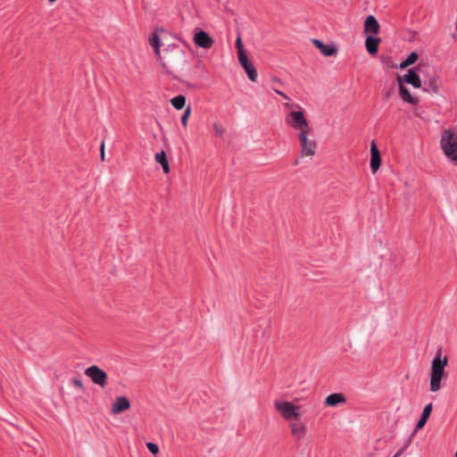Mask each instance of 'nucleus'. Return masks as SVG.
Wrapping results in <instances>:
<instances>
[{
    "label": "nucleus",
    "instance_id": "obj_1",
    "mask_svg": "<svg viewBox=\"0 0 457 457\" xmlns=\"http://www.w3.org/2000/svg\"><path fill=\"white\" fill-rule=\"evenodd\" d=\"M274 407L282 419L289 423L301 420L303 415L302 406L292 402L277 400L274 402Z\"/></svg>",
    "mask_w": 457,
    "mask_h": 457
},
{
    "label": "nucleus",
    "instance_id": "obj_2",
    "mask_svg": "<svg viewBox=\"0 0 457 457\" xmlns=\"http://www.w3.org/2000/svg\"><path fill=\"white\" fill-rule=\"evenodd\" d=\"M447 365V358H442L438 353L432 361L430 372V391L435 393L440 390L441 381L445 376V369Z\"/></svg>",
    "mask_w": 457,
    "mask_h": 457
},
{
    "label": "nucleus",
    "instance_id": "obj_3",
    "mask_svg": "<svg viewBox=\"0 0 457 457\" xmlns=\"http://www.w3.org/2000/svg\"><path fill=\"white\" fill-rule=\"evenodd\" d=\"M440 145L445 156L453 162H457V132L445 129L442 133Z\"/></svg>",
    "mask_w": 457,
    "mask_h": 457
},
{
    "label": "nucleus",
    "instance_id": "obj_4",
    "mask_svg": "<svg viewBox=\"0 0 457 457\" xmlns=\"http://www.w3.org/2000/svg\"><path fill=\"white\" fill-rule=\"evenodd\" d=\"M295 107L297 110H292L286 117L287 124L295 129L297 133L312 132V129L304 117L303 111L299 105Z\"/></svg>",
    "mask_w": 457,
    "mask_h": 457
},
{
    "label": "nucleus",
    "instance_id": "obj_5",
    "mask_svg": "<svg viewBox=\"0 0 457 457\" xmlns=\"http://www.w3.org/2000/svg\"><path fill=\"white\" fill-rule=\"evenodd\" d=\"M85 375L88 377L95 385L101 388H104L107 385V373L97 365H91L87 368L85 370Z\"/></svg>",
    "mask_w": 457,
    "mask_h": 457
},
{
    "label": "nucleus",
    "instance_id": "obj_6",
    "mask_svg": "<svg viewBox=\"0 0 457 457\" xmlns=\"http://www.w3.org/2000/svg\"><path fill=\"white\" fill-rule=\"evenodd\" d=\"M310 133L311 132L297 133L301 145L302 157L308 156L312 158L315 154L317 142L308 137Z\"/></svg>",
    "mask_w": 457,
    "mask_h": 457
},
{
    "label": "nucleus",
    "instance_id": "obj_7",
    "mask_svg": "<svg viewBox=\"0 0 457 457\" xmlns=\"http://www.w3.org/2000/svg\"><path fill=\"white\" fill-rule=\"evenodd\" d=\"M153 48L154 51V54L157 58V62L161 66L162 71L165 73H168L169 70H168L166 59L168 58V59L171 60V58L170 57V54L171 53H173L178 48L177 46L174 44L169 45L163 51L164 52L163 56L162 55V53H161V47H153Z\"/></svg>",
    "mask_w": 457,
    "mask_h": 457
},
{
    "label": "nucleus",
    "instance_id": "obj_8",
    "mask_svg": "<svg viewBox=\"0 0 457 457\" xmlns=\"http://www.w3.org/2000/svg\"><path fill=\"white\" fill-rule=\"evenodd\" d=\"M289 429L291 436L297 441H301L307 434V426L301 420L290 422Z\"/></svg>",
    "mask_w": 457,
    "mask_h": 457
},
{
    "label": "nucleus",
    "instance_id": "obj_9",
    "mask_svg": "<svg viewBox=\"0 0 457 457\" xmlns=\"http://www.w3.org/2000/svg\"><path fill=\"white\" fill-rule=\"evenodd\" d=\"M194 43L205 49H209L213 45L212 38L204 30H200L194 35Z\"/></svg>",
    "mask_w": 457,
    "mask_h": 457
},
{
    "label": "nucleus",
    "instance_id": "obj_10",
    "mask_svg": "<svg viewBox=\"0 0 457 457\" xmlns=\"http://www.w3.org/2000/svg\"><path fill=\"white\" fill-rule=\"evenodd\" d=\"M238 61L240 64L243 66L244 70L245 71L249 79L252 81H256L257 71L253 65L248 60L246 54H240V56H238Z\"/></svg>",
    "mask_w": 457,
    "mask_h": 457
},
{
    "label": "nucleus",
    "instance_id": "obj_11",
    "mask_svg": "<svg viewBox=\"0 0 457 457\" xmlns=\"http://www.w3.org/2000/svg\"><path fill=\"white\" fill-rule=\"evenodd\" d=\"M130 407V402L126 396L117 397L112 404V413L117 415L129 410Z\"/></svg>",
    "mask_w": 457,
    "mask_h": 457
},
{
    "label": "nucleus",
    "instance_id": "obj_12",
    "mask_svg": "<svg viewBox=\"0 0 457 457\" xmlns=\"http://www.w3.org/2000/svg\"><path fill=\"white\" fill-rule=\"evenodd\" d=\"M370 153H371L370 169H371L372 172L375 174L380 167L381 158H380V153H379V151L377 147V145L374 141L371 142Z\"/></svg>",
    "mask_w": 457,
    "mask_h": 457
},
{
    "label": "nucleus",
    "instance_id": "obj_13",
    "mask_svg": "<svg viewBox=\"0 0 457 457\" xmlns=\"http://www.w3.org/2000/svg\"><path fill=\"white\" fill-rule=\"evenodd\" d=\"M379 23L373 15H369L364 21V32L377 35L379 32Z\"/></svg>",
    "mask_w": 457,
    "mask_h": 457
},
{
    "label": "nucleus",
    "instance_id": "obj_14",
    "mask_svg": "<svg viewBox=\"0 0 457 457\" xmlns=\"http://www.w3.org/2000/svg\"><path fill=\"white\" fill-rule=\"evenodd\" d=\"M346 402V398L343 394L335 393L328 395L325 399V405L330 407H336L339 404H343Z\"/></svg>",
    "mask_w": 457,
    "mask_h": 457
},
{
    "label": "nucleus",
    "instance_id": "obj_15",
    "mask_svg": "<svg viewBox=\"0 0 457 457\" xmlns=\"http://www.w3.org/2000/svg\"><path fill=\"white\" fill-rule=\"evenodd\" d=\"M312 44L317 47L324 56H332L337 53V48L333 46H327L319 39H312Z\"/></svg>",
    "mask_w": 457,
    "mask_h": 457
},
{
    "label": "nucleus",
    "instance_id": "obj_16",
    "mask_svg": "<svg viewBox=\"0 0 457 457\" xmlns=\"http://www.w3.org/2000/svg\"><path fill=\"white\" fill-rule=\"evenodd\" d=\"M400 78L402 79V83L404 81L412 85L416 88H420L421 87L420 79L413 70H410L407 74Z\"/></svg>",
    "mask_w": 457,
    "mask_h": 457
},
{
    "label": "nucleus",
    "instance_id": "obj_17",
    "mask_svg": "<svg viewBox=\"0 0 457 457\" xmlns=\"http://www.w3.org/2000/svg\"><path fill=\"white\" fill-rule=\"evenodd\" d=\"M399 86H400V96L402 99L409 104H418V98L414 97L411 95L409 90L402 84V79L397 78Z\"/></svg>",
    "mask_w": 457,
    "mask_h": 457
},
{
    "label": "nucleus",
    "instance_id": "obj_18",
    "mask_svg": "<svg viewBox=\"0 0 457 457\" xmlns=\"http://www.w3.org/2000/svg\"><path fill=\"white\" fill-rule=\"evenodd\" d=\"M380 41L379 37L369 36L365 40L367 51L372 55L377 54Z\"/></svg>",
    "mask_w": 457,
    "mask_h": 457
},
{
    "label": "nucleus",
    "instance_id": "obj_19",
    "mask_svg": "<svg viewBox=\"0 0 457 457\" xmlns=\"http://www.w3.org/2000/svg\"><path fill=\"white\" fill-rule=\"evenodd\" d=\"M433 409L432 403H428L422 411L421 417L416 425V430L421 429L427 423Z\"/></svg>",
    "mask_w": 457,
    "mask_h": 457
},
{
    "label": "nucleus",
    "instance_id": "obj_20",
    "mask_svg": "<svg viewBox=\"0 0 457 457\" xmlns=\"http://www.w3.org/2000/svg\"><path fill=\"white\" fill-rule=\"evenodd\" d=\"M154 160L162 165V168L164 173L170 172V165H169L166 153L164 151L156 153L154 155Z\"/></svg>",
    "mask_w": 457,
    "mask_h": 457
},
{
    "label": "nucleus",
    "instance_id": "obj_21",
    "mask_svg": "<svg viewBox=\"0 0 457 457\" xmlns=\"http://www.w3.org/2000/svg\"><path fill=\"white\" fill-rule=\"evenodd\" d=\"M427 87L424 88L426 92H431L434 94H437L441 87L440 79L436 77L431 78L428 83H425Z\"/></svg>",
    "mask_w": 457,
    "mask_h": 457
},
{
    "label": "nucleus",
    "instance_id": "obj_22",
    "mask_svg": "<svg viewBox=\"0 0 457 457\" xmlns=\"http://www.w3.org/2000/svg\"><path fill=\"white\" fill-rule=\"evenodd\" d=\"M172 106L177 110H181L185 107L186 97L182 95L177 96L170 100Z\"/></svg>",
    "mask_w": 457,
    "mask_h": 457
},
{
    "label": "nucleus",
    "instance_id": "obj_23",
    "mask_svg": "<svg viewBox=\"0 0 457 457\" xmlns=\"http://www.w3.org/2000/svg\"><path fill=\"white\" fill-rule=\"evenodd\" d=\"M418 60V54L415 52L411 53V54L406 58L404 62L400 64L401 69H405L408 66L413 64Z\"/></svg>",
    "mask_w": 457,
    "mask_h": 457
},
{
    "label": "nucleus",
    "instance_id": "obj_24",
    "mask_svg": "<svg viewBox=\"0 0 457 457\" xmlns=\"http://www.w3.org/2000/svg\"><path fill=\"white\" fill-rule=\"evenodd\" d=\"M149 45L152 47H161L162 46V42L159 37L157 31L149 37Z\"/></svg>",
    "mask_w": 457,
    "mask_h": 457
},
{
    "label": "nucleus",
    "instance_id": "obj_25",
    "mask_svg": "<svg viewBox=\"0 0 457 457\" xmlns=\"http://www.w3.org/2000/svg\"><path fill=\"white\" fill-rule=\"evenodd\" d=\"M213 130L217 137H221L225 133V129L219 123H213Z\"/></svg>",
    "mask_w": 457,
    "mask_h": 457
},
{
    "label": "nucleus",
    "instance_id": "obj_26",
    "mask_svg": "<svg viewBox=\"0 0 457 457\" xmlns=\"http://www.w3.org/2000/svg\"><path fill=\"white\" fill-rule=\"evenodd\" d=\"M190 113H191V108H190V106H187L180 119L181 123L184 127H187V120L190 116Z\"/></svg>",
    "mask_w": 457,
    "mask_h": 457
},
{
    "label": "nucleus",
    "instance_id": "obj_27",
    "mask_svg": "<svg viewBox=\"0 0 457 457\" xmlns=\"http://www.w3.org/2000/svg\"><path fill=\"white\" fill-rule=\"evenodd\" d=\"M236 47L237 49L238 56H240V54H245V53L244 51V46H243L240 37H238L236 40Z\"/></svg>",
    "mask_w": 457,
    "mask_h": 457
},
{
    "label": "nucleus",
    "instance_id": "obj_28",
    "mask_svg": "<svg viewBox=\"0 0 457 457\" xmlns=\"http://www.w3.org/2000/svg\"><path fill=\"white\" fill-rule=\"evenodd\" d=\"M146 447L153 454H157L159 453V447L154 443H147Z\"/></svg>",
    "mask_w": 457,
    "mask_h": 457
},
{
    "label": "nucleus",
    "instance_id": "obj_29",
    "mask_svg": "<svg viewBox=\"0 0 457 457\" xmlns=\"http://www.w3.org/2000/svg\"><path fill=\"white\" fill-rule=\"evenodd\" d=\"M72 384H73L76 387H78L79 389H82V388H83V384H82L81 380H80V379H79V378H73V379H72Z\"/></svg>",
    "mask_w": 457,
    "mask_h": 457
},
{
    "label": "nucleus",
    "instance_id": "obj_30",
    "mask_svg": "<svg viewBox=\"0 0 457 457\" xmlns=\"http://www.w3.org/2000/svg\"><path fill=\"white\" fill-rule=\"evenodd\" d=\"M100 154H101V160L104 161L105 154H104V142L100 145Z\"/></svg>",
    "mask_w": 457,
    "mask_h": 457
},
{
    "label": "nucleus",
    "instance_id": "obj_31",
    "mask_svg": "<svg viewBox=\"0 0 457 457\" xmlns=\"http://www.w3.org/2000/svg\"><path fill=\"white\" fill-rule=\"evenodd\" d=\"M275 91H276V93H277L278 95L281 96L283 98H285V99H289V98H288V96H287L286 94H284L283 92H281V91H279V90H278V89H276Z\"/></svg>",
    "mask_w": 457,
    "mask_h": 457
},
{
    "label": "nucleus",
    "instance_id": "obj_32",
    "mask_svg": "<svg viewBox=\"0 0 457 457\" xmlns=\"http://www.w3.org/2000/svg\"><path fill=\"white\" fill-rule=\"evenodd\" d=\"M403 449L399 450V451H398V452L394 455V457H399V456H401V455H402V453H403Z\"/></svg>",
    "mask_w": 457,
    "mask_h": 457
},
{
    "label": "nucleus",
    "instance_id": "obj_33",
    "mask_svg": "<svg viewBox=\"0 0 457 457\" xmlns=\"http://www.w3.org/2000/svg\"><path fill=\"white\" fill-rule=\"evenodd\" d=\"M286 107H287V108H289V109H292V108L294 107V105H293V104H289V103H287V104H286Z\"/></svg>",
    "mask_w": 457,
    "mask_h": 457
},
{
    "label": "nucleus",
    "instance_id": "obj_34",
    "mask_svg": "<svg viewBox=\"0 0 457 457\" xmlns=\"http://www.w3.org/2000/svg\"><path fill=\"white\" fill-rule=\"evenodd\" d=\"M299 164V161L298 160H295V162H294V165H298Z\"/></svg>",
    "mask_w": 457,
    "mask_h": 457
}]
</instances>
